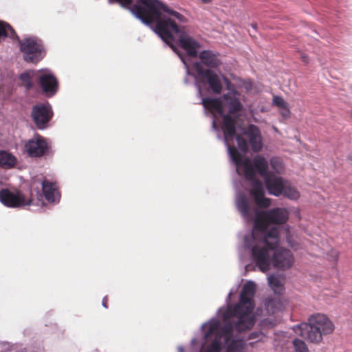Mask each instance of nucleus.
<instances>
[{"label":"nucleus","instance_id":"nucleus-1","mask_svg":"<svg viewBox=\"0 0 352 352\" xmlns=\"http://www.w3.org/2000/svg\"><path fill=\"white\" fill-rule=\"evenodd\" d=\"M288 219L289 212L284 208L256 212L254 231L251 235L253 241L251 254L256 266L263 272L270 270L269 250L276 248L280 241L278 229L272 228L267 231V227L271 224H284Z\"/></svg>","mask_w":352,"mask_h":352},{"label":"nucleus","instance_id":"nucleus-2","mask_svg":"<svg viewBox=\"0 0 352 352\" xmlns=\"http://www.w3.org/2000/svg\"><path fill=\"white\" fill-rule=\"evenodd\" d=\"M167 10L163 11L155 22V32L174 52H177L173 44L174 36H177L179 46L186 52L187 54L192 57H197V50L201 47L200 44L186 33L184 26L179 25L186 23V18L168 6Z\"/></svg>","mask_w":352,"mask_h":352},{"label":"nucleus","instance_id":"nucleus-3","mask_svg":"<svg viewBox=\"0 0 352 352\" xmlns=\"http://www.w3.org/2000/svg\"><path fill=\"white\" fill-rule=\"evenodd\" d=\"M256 292V285L254 282L246 283L241 290L239 302L230 305L223 314L225 322L222 333L229 338L233 329L239 333L245 332L252 329L256 318L252 314L254 308L253 297Z\"/></svg>","mask_w":352,"mask_h":352},{"label":"nucleus","instance_id":"nucleus-4","mask_svg":"<svg viewBox=\"0 0 352 352\" xmlns=\"http://www.w3.org/2000/svg\"><path fill=\"white\" fill-rule=\"evenodd\" d=\"M229 155L236 166H242L244 170V176L252 182L250 190V195L254 198L256 206L260 208H267L271 206V199L265 197V190L262 183L256 178V172L265 179L272 172L269 171V164L267 159L261 155H256L252 160L243 158L241 154L234 146L227 144Z\"/></svg>","mask_w":352,"mask_h":352},{"label":"nucleus","instance_id":"nucleus-5","mask_svg":"<svg viewBox=\"0 0 352 352\" xmlns=\"http://www.w3.org/2000/svg\"><path fill=\"white\" fill-rule=\"evenodd\" d=\"M335 329L333 322L323 314L311 315L307 322L296 326L295 332L308 342L320 344L323 336L331 334Z\"/></svg>","mask_w":352,"mask_h":352},{"label":"nucleus","instance_id":"nucleus-6","mask_svg":"<svg viewBox=\"0 0 352 352\" xmlns=\"http://www.w3.org/2000/svg\"><path fill=\"white\" fill-rule=\"evenodd\" d=\"M109 3H119L145 24L155 23L163 11L168 10L167 6L159 0H135V4L133 0H109Z\"/></svg>","mask_w":352,"mask_h":352},{"label":"nucleus","instance_id":"nucleus-7","mask_svg":"<svg viewBox=\"0 0 352 352\" xmlns=\"http://www.w3.org/2000/svg\"><path fill=\"white\" fill-rule=\"evenodd\" d=\"M240 95H234L232 92L224 94L222 96L228 113L223 115L222 130L224 140L227 144L233 141L236 134V118L234 116L243 110L241 100H244L245 96L240 98Z\"/></svg>","mask_w":352,"mask_h":352},{"label":"nucleus","instance_id":"nucleus-8","mask_svg":"<svg viewBox=\"0 0 352 352\" xmlns=\"http://www.w3.org/2000/svg\"><path fill=\"white\" fill-rule=\"evenodd\" d=\"M36 200L41 201L42 194L38 188L36 190ZM33 192L31 188H2L0 190V202L8 208H19L29 206L35 203Z\"/></svg>","mask_w":352,"mask_h":352},{"label":"nucleus","instance_id":"nucleus-9","mask_svg":"<svg viewBox=\"0 0 352 352\" xmlns=\"http://www.w3.org/2000/svg\"><path fill=\"white\" fill-rule=\"evenodd\" d=\"M239 148L246 153L249 150V145L254 153L260 152L263 146V137L259 127L255 124H248L243 131V135L235 134Z\"/></svg>","mask_w":352,"mask_h":352},{"label":"nucleus","instance_id":"nucleus-10","mask_svg":"<svg viewBox=\"0 0 352 352\" xmlns=\"http://www.w3.org/2000/svg\"><path fill=\"white\" fill-rule=\"evenodd\" d=\"M19 45L28 63H37L45 56L46 52L41 39L36 36H28L19 39Z\"/></svg>","mask_w":352,"mask_h":352},{"label":"nucleus","instance_id":"nucleus-11","mask_svg":"<svg viewBox=\"0 0 352 352\" xmlns=\"http://www.w3.org/2000/svg\"><path fill=\"white\" fill-rule=\"evenodd\" d=\"M30 116L36 127L44 129L52 119L54 112L48 102L38 103L32 107Z\"/></svg>","mask_w":352,"mask_h":352},{"label":"nucleus","instance_id":"nucleus-12","mask_svg":"<svg viewBox=\"0 0 352 352\" xmlns=\"http://www.w3.org/2000/svg\"><path fill=\"white\" fill-rule=\"evenodd\" d=\"M279 243L274 249L269 250L270 263L271 260L274 267L281 270L290 268L294 263V256L289 250L278 248Z\"/></svg>","mask_w":352,"mask_h":352},{"label":"nucleus","instance_id":"nucleus-13","mask_svg":"<svg viewBox=\"0 0 352 352\" xmlns=\"http://www.w3.org/2000/svg\"><path fill=\"white\" fill-rule=\"evenodd\" d=\"M25 150L30 157H41L50 153V145L45 138L36 133L25 142Z\"/></svg>","mask_w":352,"mask_h":352},{"label":"nucleus","instance_id":"nucleus-14","mask_svg":"<svg viewBox=\"0 0 352 352\" xmlns=\"http://www.w3.org/2000/svg\"><path fill=\"white\" fill-rule=\"evenodd\" d=\"M197 76L201 78V82L206 81L215 94H220L223 90V85L219 76L213 71L209 69H205L200 63H196L194 65Z\"/></svg>","mask_w":352,"mask_h":352},{"label":"nucleus","instance_id":"nucleus-15","mask_svg":"<svg viewBox=\"0 0 352 352\" xmlns=\"http://www.w3.org/2000/svg\"><path fill=\"white\" fill-rule=\"evenodd\" d=\"M223 327V326L220 327L217 322L210 324L207 336L215 335V338L206 352H220L221 350L223 341L224 344H228V342L230 341L233 336V331L234 329L232 330L231 335L229 336V338L227 339L226 336H224V334L222 333Z\"/></svg>","mask_w":352,"mask_h":352},{"label":"nucleus","instance_id":"nucleus-16","mask_svg":"<svg viewBox=\"0 0 352 352\" xmlns=\"http://www.w3.org/2000/svg\"><path fill=\"white\" fill-rule=\"evenodd\" d=\"M38 84L43 93L47 96H54L58 87L56 78L52 74H42L38 78Z\"/></svg>","mask_w":352,"mask_h":352},{"label":"nucleus","instance_id":"nucleus-17","mask_svg":"<svg viewBox=\"0 0 352 352\" xmlns=\"http://www.w3.org/2000/svg\"><path fill=\"white\" fill-rule=\"evenodd\" d=\"M265 181L269 193L276 197L281 195L287 182L282 177H277L272 173L265 179Z\"/></svg>","mask_w":352,"mask_h":352},{"label":"nucleus","instance_id":"nucleus-18","mask_svg":"<svg viewBox=\"0 0 352 352\" xmlns=\"http://www.w3.org/2000/svg\"><path fill=\"white\" fill-rule=\"evenodd\" d=\"M42 191L45 199L49 203L59 201L60 194L56 183L44 179L42 182Z\"/></svg>","mask_w":352,"mask_h":352},{"label":"nucleus","instance_id":"nucleus-19","mask_svg":"<svg viewBox=\"0 0 352 352\" xmlns=\"http://www.w3.org/2000/svg\"><path fill=\"white\" fill-rule=\"evenodd\" d=\"M201 65L210 68H217L221 64L219 54L211 50H203L199 54Z\"/></svg>","mask_w":352,"mask_h":352},{"label":"nucleus","instance_id":"nucleus-20","mask_svg":"<svg viewBox=\"0 0 352 352\" xmlns=\"http://www.w3.org/2000/svg\"><path fill=\"white\" fill-rule=\"evenodd\" d=\"M202 104L211 113H217L222 116L224 115L223 104L219 98H204L202 99Z\"/></svg>","mask_w":352,"mask_h":352},{"label":"nucleus","instance_id":"nucleus-21","mask_svg":"<svg viewBox=\"0 0 352 352\" xmlns=\"http://www.w3.org/2000/svg\"><path fill=\"white\" fill-rule=\"evenodd\" d=\"M237 209L241 215L246 219L250 220L252 214L250 202L245 195H241L236 201Z\"/></svg>","mask_w":352,"mask_h":352},{"label":"nucleus","instance_id":"nucleus-22","mask_svg":"<svg viewBox=\"0 0 352 352\" xmlns=\"http://www.w3.org/2000/svg\"><path fill=\"white\" fill-rule=\"evenodd\" d=\"M17 160L14 155L7 151L0 150V166L10 169L16 164Z\"/></svg>","mask_w":352,"mask_h":352},{"label":"nucleus","instance_id":"nucleus-23","mask_svg":"<svg viewBox=\"0 0 352 352\" xmlns=\"http://www.w3.org/2000/svg\"><path fill=\"white\" fill-rule=\"evenodd\" d=\"M265 307L269 314H273L282 308V303L278 298H267L265 300Z\"/></svg>","mask_w":352,"mask_h":352},{"label":"nucleus","instance_id":"nucleus-24","mask_svg":"<svg viewBox=\"0 0 352 352\" xmlns=\"http://www.w3.org/2000/svg\"><path fill=\"white\" fill-rule=\"evenodd\" d=\"M267 280L270 288L276 294H281L283 292L285 289L284 284L277 276L270 275Z\"/></svg>","mask_w":352,"mask_h":352},{"label":"nucleus","instance_id":"nucleus-25","mask_svg":"<svg viewBox=\"0 0 352 352\" xmlns=\"http://www.w3.org/2000/svg\"><path fill=\"white\" fill-rule=\"evenodd\" d=\"M281 195L293 200H296L300 197L298 191L294 187L292 186L287 182L284 186Z\"/></svg>","mask_w":352,"mask_h":352},{"label":"nucleus","instance_id":"nucleus-26","mask_svg":"<svg viewBox=\"0 0 352 352\" xmlns=\"http://www.w3.org/2000/svg\"><path fill=\"white\" fill-rule=\"evenodd\" d=\"M226 352H244L245 344L241 340H234L228 343Z\"/></svg>","mask_w":352,"mask_h":352},{"label":"nucleus","instance_id":"nucleus-27","mask_svg":"<svg viewBox=\"0 0 352 352\" xmlns=\"http://www.w3.org/2000/svg\"><path fill=\"white\" fill-rule=\"evenodd\" d=\"M1 25L4 27L5 32L3 35V37H10V38L13 40H16L19 43V39L20 38L16 33L15 30L13 29V28L8 23L1 21Z\"/></svg>","mask_w":352,"mask_h":352},{"label":"nucleus","instance_id":"nucleus-28","mask_svg":"<svg viewBox=\"0 0 352 352\" xmlns=\"http://www.w3.org/2000/svg\"><path fill=\"white\" fill-rule=\"evenodd\" d=\"M295 352H309L306 343L298 338H295L292 342Z\"/></svg>","mask_w":352,"mask_h":352},{"label":"nucleus","instance_id":"nucleus-29","mask_svg":"<svg viewBox=\"0 0 352 352\" xmlns=\"http://www.w3.org/2000/svg\"><path fill=\"white\" fill-rule=\"evenodd\" d=\"M270 163L271 167L275 172L278 173H280L283 166L280 160L278 157H272L270 160Z\"/></svg>","mask_w":352,"mask_h":352},{"label":"nucleus","instance_id":"nucleus-30","mask_svg":"<svg viewBox=\"0 0 352 352\" xmlns=\"http://www.w3.org/2000/svg\"><path fill=\"white\" fill-rule=\"evenodd\" d=\"M20 80L23 82L27 89H30L33 87V83L32 82L30 74L23 73L20 75Z\"/></svg>","mask_w":352,"mask_h":352},{"label":"nucleus","instance_id":"nucleus-31","mask_svg":"<svg viewBox=\"0 0 352 352\" xmlns=\"http://www.w3.org/2000/svg\"><path fill=\"white\" fill-rule=\"evenodd\" d=\"M267 337L261 331H253L248 336V340L257 339V341L265 342Z\"/></svg>","mask_w":352,"mask_h":352},{"label":"nucleus","instance_id":"nucleus-32","mask_svg":"<svg viewBox=\"0 0 352 352\" xmlns=\"http://www.w3.org/2000/svg\"><path fill=\"white\" fill-rule=\"evenodd\" d=\"M273 104L278 107L279 109H282L283 107H286V106L288 105V103L285 102L282 97L274 96L273 97Z\"/></svg>","mask_w":352,"mask_h":352},{"label":"nucleus","instance_id":"nucleus-33","mask_svg":"<svg viewBox=\"0 0 352 352\" xmlns=\"http://www.w3.org/2000/svg\"><path fill=\"white\" fill-rule=\"evenodd\" d=\"M339 258V252L336 250L331 249L327 254V258L330 262L336 263Z\"/></svg>","mask_w":352,"mask_h":352},{"label":"nucleus","instance_id":"nucleus-34","mask_svg":"<svg viewBox=\"0 0 352 352\" xmlns=\"http://www.w3.org/2000/svg\"><path fill=\"white\" fill-rule=\"evenodd\" d=\"M223 80L226 85V89L228 91V93L233 92L234 95H240L239 91L236 89L234 85L230 81L229 79H228L226 77H224Z\"/></svg>","mask_w":352,"mask_h":352},{"label":"nucleus","instance_id":"nucleus-35","mask_svg":"<svg viewBox=\"0 0 352 352\" xmlns=\"http://www.w3.org/2000/svg\"><path fill=\"white\" fill-rule=\"evenodd\" d=\"M280 113L284 119H287L291 116V111L289 108V105L286 106V107H283L280 109Z\"/></svg>","mask_w":352,"mask_h":352},{"label":"nucleus","instance_id":"nucleus-36","mask_svg":"<svg viewBox=\"0 0 352 352\" xmlns=\"http://www.w3.org/2000/svg\"><path fill=\"white\" fill-rule=\"evenodd\" d=\"M102 305L104 307H108V298L107 296H104L102 299Z\"/></svg>","mask_w":352,"mask_h":352},{"label":"nucleus","instance_id":"nucleus-37","mask_svg":"<svg viewBox=\"0 0 352 352\" xmlns=\"http://www.w3.org/2000/svg\"><path fill=\"white\" fill-rule=\"evenodd\" d=\"M301 59H302V60L303 62H305V63H308L309 58H308V56H306V55H303V56H302Z\"/></svg>","mask_w":352,"mask_h":352},{"label":"nucleus","instance_id":"nucleus-38","mask_svg":"<svg viewBox=\"0 0 352 352\" xmlns=\"http://www.w3.org/2000/svg\"><path fill=\"white\" fill-rule=\"evenodd\" d=\"M252 83L249 82L245 84V87L247 90H249L252 88Z\"/></svg>","mask_w":352,"mask_h":352},{"label":"nucleus","instance_id":"nucleus-39","mask_svg":"<svg viewBox=\"0 0 352 352\" xmlns=\"http://www.w3.org/2000/svg\"><path fill=\"white\" fill-rule=\"evenodd\" d=\"M210 1H211V0H201V1H202L203 3H208V2H210Z\"/></svg>","mask_w":352,"mask_h":352},{"label":"nucleus","instance_id":"nucleus-40","mask_svg":"<svg viewBox=\"0 0 352 352\" xmlns=\"http://www.w3.org/2000/svg\"><path fill=\"white\" fill-rule=\"evenodd\" d=\"M252 26L254 28H256V24H252Z\"/></svg>","mask_w":352,"mask_h":352},{"label":"nucleus","instance_id":"nucleus-41","mask_svg":"<svg viewBox=\"0 0 352 352\" xmlns=\"http://www.w3.org/2000/svg\"><path fill=\"white\" fill-rule=\"evenodd\" d=\"M253 344H254V342H250V345L251 346H253Z\"/></svg>","mask_w":352,"mask_h":352}]
</instances>
